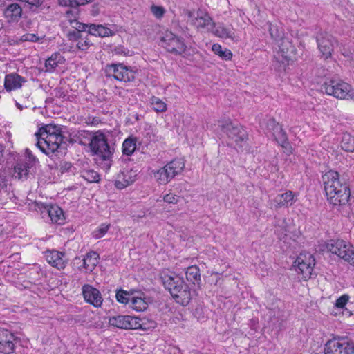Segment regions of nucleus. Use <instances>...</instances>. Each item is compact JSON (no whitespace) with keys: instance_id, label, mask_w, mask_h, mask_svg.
Instances as JSON below:
<instances>
[{"instance_id":"obj_1","label":"nucleus","mask_w":354,"mask_h":354,"mask_svg":"<svg viewBox=\"0 0 354 354\" xmlns=\"http://www.w3.org/2000/svg\"><path fill=\"white\" fill-rule=\"evenodd\" d=\"M324 190L330 203L334 205L346 204L350 198L348 186L339 180L337 171L330 170L323 176Z\"/></svg>"},{"instance_id":"obj_2","label":"nucleus","mask_w":354,"mask_h":354,"mask_svg":"<svg viewBox=\"0 0 354 354\" xmlns=\"http://www.w3.org/2000/svg\"><path fill=\"white\" fill-rule=\"evenodd\" d=\"M35 136L37 146L46 155L55 153L63 141L60 127L57 125H46L40 128Z\"/></svg>"},{"instance_id":"obj_3","label":"nucleus","mask_w":354,"mask_h":354,"mask_svg":"<svg viewBox=\"0 0 354 354\" xmlns=\"http://www.w3.org/2000/svg\"><path fill=\"white\" fill-rule=\"evenodd\" d=\"M165 287L168 289L176 302L183 306L189 304L192 293L189 286L185 283L183 278L175 273L165 275L162 277Z\"/></svg>"},{"instance_id":"obj_4","label":"nucleus","mask_w":354,"mask_h":354,"mask_svg":"<svg viewBox=\"0 0 354 354\" xmlns=\"http://www.w3.org/2000/svg\"><path fill=\"white\" fill-rule=\"evenodd\" d=\"M185 168V161L183 158H175L165 166L151 171V175L159 185H166L176 176L180 175Z\"/></svg>"},{"instance_id":"obj_5","label":"nucleus","mask_w":354,"mask_h":354,"mask_svg":"<svg viewBox=\"0 0 354 354\" xmlns=\"http://www.w3.org/2000/svg\"><path fill=\"white\" fill-rule=\"evenodd\" d=\"M322 91L328 95L338 100H354V88L343 80L333 77L326 80L322 86Z\"/></svg>"},{"instance_id":"obj_6","label":"nucleus","mask_w":354,"mask_h":354,"mask_svg":"<svg viewBox=\"0 0 354 354\" xmlns=\"http://www.w3.org/2000/svg\"><path fill=\"white\" fill-rule=\"evenodd\" d=\"M315 260L313 256L310 253L302 252L297 257L294 261L293 267L301 279L307 281L311 277Z\"/></svg>"},{"instance_id":"obj_7","label":"nucleus","mask_w":354,"mask_h":354,"mask_svg":"<svg viewBox=\"0 0 354 354\" xmlns=\"http://www.w3.org/2000/svg\"><path fill=\"white\" fill-rule=\"evenodd\" d=\"M162 46L175 55L186 54L188 48L184 40L170 31H166L161 38Z\"/></svg>"},{"instance_id":"obj_8","label":"nucleus","mask_w":354,"mask_h":354,"mask_svg":"<svg viewBox=\"0 0 354 354\" xmlns=\"http://www.w3.org/2000/svg\"><path fill=\"white\" fill-rule=\"evenodd\" d=\"M89 145L91 151L95 155L104 161L110 160L112 152L104 134L97 133L92 137Z\"/></svg>"},{"instance_id":"obj_9","label":"nucleus","mask_w":354,"mask_h":354,"mask_svg":"<svg viewBox=\"0 0 354 354\" xmlns=\"http://www.w3.org/2000/svg\"><path fill=\"white\" fill-rule=\"evenodd\" d=\"M186 15L190 23L198 30L211 31L214 27V23L209 14L201 9L198 10H187Z\"/></svg>"},{"instance_id":"obj_10","label":"nucleus","mask_w":354,"mask_h":354,"mask_svg":"<svg viewBox=\"0 0 354 354\" xmlns=\"http://www.w3.org/2000/svg\"><path fill=\"white\" fill-rule=\"evenodd\" d=\"M105 73L106 76L113 77L118 81L124 82L133 81L136 77V72L122 64L107 65Z\"/></svg>"},{"instance_id":"obj_11","label":"nucleus","mask_w":354,"mask_h":354,"mask_svg":"<svg viewBox=\"0 0 354 354\" xmlns=\"http://www.w3.org/2000/svg\"><path fill=\"white\" fill-rule=\"evenodd\" d=\"M353 343L346 338H333L324 346V354H352Z\"/></svg>"},{"instance_id":"obj_12","label":"nucleus","mask_w":354,"mask_h":354,"mask_svg":"<svg viewBox=\"0 0 354 354\" xmlns=\"http://www.w3.org/2000/svg\"><path fill=\"white\" fill-rule=\"evenodd\" d=\"M326 248L332 254L344 259H349V255L353 252L354 248L343 240H331L326 243Z\"/></svg>"},{"instance_id":"obj_13","label":"nucleus","mask_w":354,"mask_h":354,"mask_svg":"<svg viewBox=\"0 0 354 354\" xmlns=\"http://www.w3.org/2000/svg\"><path fill=\"white\" fill-rule=\"evenodd\" d=\"M317 44L324 59L331 57L336 41L330 34L326 32H319L317 36Z\"/></svg>"},{"instance_id":"obj_14","label":"nucleus","mask_w":354,"mask_h":354,"mask_svg":"<svg viewBox=\"0 0 354 354\" xmlns=\"http://www.w3.org/2000/svg\"><path fill=\"white\" fill-rule=\"evenodd\" d=\"M222 129L239 146H243L248 138L245 130L241 126L234 125L232 122H226L222 126Z\"/></svg>"},{"instance_id":"obj_15","label":"nucleus","mask_w":354,"mask_h":354,"mask_svg":"<svg viewBox=\"0 0 354 354\" xmlns=\"http://www.w3.org/2000/svg\"><path fill=\"white\" fill-rule=\"evenodd\" d=\"M109 324L122 329H138L142 326L140 320L129 315H118L109 319Z\"/></svg>"},{"instance_id":"obj_16","label":"nucleus","mask_w":354,"mask_h":354,"mask_svg":"<svg viewBox=\"0 0 354 354\" xmlns=\"http://www.w3.org/2000/svg\"><path fill=\"white\" fill-rule=\"evenodd\" d=\"M295 48L292 43L287 39H281V43L279 44V50L275 55L278 62L284 64L288 62L295 55Z\"/></svg>"},{"instance_id":"obj_17","label":"nucleus","mask_w":354,"mask_h":354,"mask_svg":"<svg viewBox=\"0 0 354 354\" xmlns=\"http://www.w3.org/2000/svg\"><path fill=\"white\" fill-rule=\"evenodd\" d=\"M75 264H80L79 270L84 269L86 272H92L99 263V254L96 252H88L83 259H75Z\"/></svg>"},{"instance_id":"obj_18","label":"nucleus","mask_w":354,"mask_h":354,"mask_svg":"<svg viewBox=\"0 0 354 354\" xmlns=\"http://www.w3.org/2000/svg\"><path fill=\"white\" fill-rule=\"evenodd\" d=\"M82 295L84 300L95 307H100L102 304L103 299L100 292L91 285L83 286Z\"/></svg>"},{"instance_id":"obj_19","label":"nucleus","mask_w":354,"mask_h":354,"mask_svg":"<svg viewBox=\"0 0 354 354\" xmlns=\"http://www.w3.org/2000/svg\"><path fill=\"white\" fill-rule=\"evenodd\" d=\"M41 214L43 218L47 216L53 223L62 225L65 222L66 218L63 210L57 205L44 206Z\"/></svg>"},{"instance_id":"obj_20","label":"nucleus","mask_w":354,"mask_h":354,"mask_svg":"<svg viewBox=\"0 0 354 354\" xmlns=\"http://www.w3.org/2000/svg\"><path fill=\"white\" fill-rule=\"evenodd\" d=\"M22 13V8L17 3L9 4L3 12L4 18L9 24L17 23L21 19Z\"/></svg>"},{"instance_id":"obj_21","label":"nucleus","mask_w":354,"mask_h":354,"mask_svg":"<svg viewBox=\"0 0 354 354\" xmlns=\"http://www.w3.org/2000/svg\"><path fill=\"white\" fill-rule=\"evenodd\" d=\"M270 123L274 126L272 134L277 142L286 149L287 153H292V149L289 142H288L286 132L283 130L280 125L275 123L274 120H270Z\"/></svg>"},{"instance_id":"obj_22","label":"nucleus","mask_w":354,"mask_h":354,"mask_svg":"<svg viewBox=\"0 0 354 354\" xmlns=\"http://www.w3.org/2000/svg\"><path fill=\"white\" fill-rule=\"evenodd\" d=\"M136 171L127 170L122 171L117 176L115 186L119 189H122L133 183L136 180Z\"/></svg>"},{"instance_id":"obj_23","label":"nucleus","mask_w":354,"mask_h":354,"mask_svg":"<svg viewBox=\"0 0 354 354\" xmlns=\"http://www.w3.org/2000/svg\"><path fill=\"white\" fill-rule=\"evenodd\" d=\"M26 80L16 73H11L5 76L4 88L6 91L10 92L19 89Z\"/></svg>"},{"instance_id":"obj_24","label":"nucleus","mask_w":354,"mask_h":354,"mask_svg":"<svg viewBox=\"0 0 354 354\" xmlns=\"http://www.w3.org/2000/svg\"><path fill=\"white\" fill-rule=\"evenodd\" d=\"M46 259L49 264L58 270L64 269L67 263L65 254L58 251H49L46 252Z\"/></svg>"},{"instance_id":"obj_25","label":"nucleus","mask_w":354,"mask_h":354,"mask_svg":"<svg viewBox=\"0 0 354 354\" xmlns=\"http://www.w3.org/2000/svg\"><path fill=\"white\" fill-rule=\"evenodd\" d=\"M212 32L217 37L222 39H229L234 42H238L240 37L236 33L233 28H227L223 24H218L212 30Z\"/></svg>"},{"instance_id":"obj_26","label":"nucleus","mask_w":354,"mask_h":354,"mask_svg":"<svg viewBox=\"0 0 354 354\" xmlns=\"http://www.w3.org/2000/svg\"><path fill=\"white\" fill-rule=\"evenodd\" d=\"M296 201L295 195L291 191L278 194L272 201V205L275 208L291 206Z\"/></svg>"},{"instance_id":"obj_27","label":"nucleus","mask_w":354,"mask_h":354,"mask_svg":"<svg viewBox=\"0 0 354 354\" xmlns=\"http://www.w3.org/2000/svg\"><path fill=\"white\" fill-rule=\"evenodd\" d=\"M145 296L142 292H134L131 297L129 306L136 311L141 312L147 309L148 304Z\"/></svg>"},{"instance_id":"obj_28","label":"nucleus","mask_w":354,"mask_h":354,"mask_svg":"<svg viewBox=\"0 0 354 354\" xmlns=\"http://www.w3.org/2000/svg\"><path fill=\"white\" fill-rule=\"evenodd\" d=\"M65 59L59 53H54L48 59L46 60L45 68L46 71L53 72L59 65L64 63Z\"/></svg>"},{"instance_id":"obj_29","label":"nucleus","mask_w":354,"mask_h":354,"mask_svg":"<svg viewBox=\"0 0 354 354\" xmlns=\"http://www.w3.org/2000/svg\"><path fill=\"white\" fill-rule=\"evenodd\" d=\"M32 167L20 160L14 167L13 176L19 180L26 178L29 174V169Z\"/></svg>"},{"instance_id":"obj_30","label":"nucleus","mask_w":354,"mask_h":354,"mask_svg":"<svg viewBox=\"0 0 354 354\" xmlns=\"http://www.w3.org/2000/svg\"><path fill=\"white\" fill-rule=\"evenodd\" d=\"M88 32L94 36L109 37L113 35L111 29L102 25L90 24L88 26Z\"/></svg>"},{"instance_id":"obj_31","label":"nucleus","mask_w":354,"mask_h":354,"mask_svg":"<svg viewBox=\"0 0 354 354\" xmlns=\"http://www.w3.org/2000/svg\"><path fill=\"white\" fill-rule=\"evenodd\" d=\"M186 277L187 281L193 284L198 283L201 281L200 271L198 267L192 266L186 270Z\"/></svg>"},{"instance_id":"obj_32","label":"nucleus","mask_w":354,"mask_h":354,"mask_svg":"<svg viewBox=\"0 0 354 354\" xmlns=\"http://www.w3.org/2000/svg\"><path fill=\"white\" fill-rule=\"evenodd\" d=\"M212 50L216 55L225 60H229L232 57V53L229 49L223 48L218 44H214L212 46Z\"/></svg>"},{"instance_id":"obj_33","label":"nucleus","mask_w":354,"mask_h":354,"mask_svg":"<svg viewBox=\"0 0 354 354\" xmlns=\"http://www.w3.org/2000/svg\"><path fill=\"white\" fill-rule=\"evenodd\" d=\"M72 11H67L66 12V17L68 19L70 26L75 29V30L78 32H82L86 30V28H88V26L86 24H82L77 21L75 19H72Z\"/></svg>"},{"instance_id":"obj_34","label":"nucleus","mask_w":354,"mask_h":354,"mask_svg":"<svg viewBox=\"0 0 354 354\" xmlns=\"http://www.w3.org/2000/svg\"><path fill=\"white\" fill-rule=\"evenodd\" d=\"M341 147L348 152L354 151V137L348 133H344L341 142Z\"/></svg>"},{"instance_id":"obj_35","label":"nucleus","mask_w":354,"mask_h":354,"mask_svg":"<svg viewBox=\"0 0 354 354\" xmlns=\"http://www.w3.org/2000/svg\"><path fill=\"white\" fill-rule=\"evenodd\" d=\"M14 336L11 333V338L6 335L5 338V342L0 343V352L6 354H9L13 352L15 348V344L13 343Z\"/></svg>"},{"instance_id":"obj_36","label":"nucleus","mask_w":354,"mask_h":354,"mask_svg":"<svg viewBox=\"0 0 354 354\" xmlns=\"http://www.w3.org/2000/svg\"><path fill=\"white\" fill-rule=\"evenodd\" d=\"M136 149V140L133 138H128L124 140L122 144V153L127 156H131Z\"/></svg>"},{"instance_id":"obj_37","label":"nucleus","mask_w":354,"mask_h":354,"mask_svg":"<svg viewBox=\"0 0 354 354\" xmlns=\"http://www.w3.org/2000/svg\"><path fill=\"white\" fill-rule=\"evenodd\" d=\"M81 176L88 183H97L100 179L98 174L93 169H82Z\"/></svg>"},{"instance_id":"obj_38","label":"nucleus","mask_w":354,"mask_h":354,"mask_svg":"<svg viewBox=\"0 0 354 354\" xmlns=\"http://www.w3.org/2000/svg\"><path fill=\"white\" fill-rule=\"evenodd\" d=\"M150 102L153 110L156 112H165L167 110L166 103L157 97H151Z\"/></svg>"},{"instance_id":"obj_39","label":"nucleus","mask_w":354,"mask_h":354,"mask_svg":"<svg viewBox=\"0 0 354 354\" xmlns=\"http://www.w3.org/2000/svg\"><path fill=\"white\" fill-rule=\"evenodd\" d=\"M134 292H129L127 291L120 290L116 292L115 297L118 302L121 304H130L131 297L133 296Z\"/></svg>"},{"instance_id":"obj_40","label":"nucleus","mask_w":354,"mask_h":354,"mask_svg":"<svg viewBox=\"0 0 354 354\" xmlns=\"http://www.w3.org/2000/svg\"><path fill=\"white\" fill-rule=\"evenodd\" d=\"M109 227L110 225L109 224L103 223L100 225L97 230L93 232V236L96 239L103 237L107 232L108 230L109 229Z\"/></svg>"},{"instance_id":"obj_41","label":"nucleus","mask_w":354,"mask_h":354,"mask_svg":"<svg viewBox=\"0 0 354 354\" xmlns=\"http://www.w3.org/2000/svg\"><path fill=\"white\" fill-rule=\"evenodd\" d=\"M150 10L152 15L158 19H162L166 12L164 7L154 4L151 5Z\"/></svg>"},{"instance_id":"obj_42","label":"nucleus","mask_w":354,"mask_h":354,"mask_svg":"<svg viewBox=\"0 0 354 354\" xmlns=\"http://www.w3.org/2000/svg\"><path fill=\"white\" fill-rule=\"evenodd\" d=\"M269 32L273 39L277 41L282 39L283 32L277 26L269 24Z\"/></svg>"},{"instance_id":"obj_43","label":"nucleus","mask_w":354,"mask_h":354,"mask_svg":"<svg viewBox=\"0 0 354 354\" xmlns=\"http://www.w3.org/2000/svg\"><path fill=\"white\" fill-rule=\"evenodd\" d=\"M44 39V36L39 37L36 34L33 33H26L20 37V40L22 41H30V42H37L40 41Z\"/></svg>"},{"instance_id":"obj_44","label":"nucleus","mask_w":354,"mask_h":354,"mask_svg":"<svg viewBox=\"0 0 354 354\" xmlns=\"http://www.w3.org/2000/svg\"><path fill=\"white\" fill-rule=\"evenodd\" d=\"M21 160L32 167H33L37 162L36 158L32 154L31 151L28 149L25 150V158Z\"/></svg>"},{"instance_id":"obj_45","label":"nucleus","mask_w":354,"mask_h":354,"mask_svg":"<svg viewBox=\"0 0 354 354\" xmlns=\"http://www.w3.org/2000/svg\"><path fill=\"white\" fill-rule=\"evenodd\" d=\"M21 160L32 167H33L37 162L36 158L32 154L31 151L28 149L25 150V158Z\"/></svg>"},{"instance_id":"obj_46","label":"nucleus","mask_w":354,"mask_h":354,"mask_svg":"<svg viewBox=\"0 0 354 354\" xmlns=\"http://www.w3.org/2000/svg\"><path fill=\"white\" fill-rule=\"evenodd\" d=\"M163 201L167 203L176 204L179 201V196L174 194L169 193L163 196Z\"/></svg>"},{"instance_id":"obj_47","label":"nucleus","mask_w":354,"mask_h":354,"mask_svg":"<svg viewBox=\"0 0 354 354\" xmlns=\"http://www.w3.org/2000/svg\"><path fill=\"white\" fill-rule=\"evenodd\" d=\"M91 42L88 39H82L80 38L76 44V46L78 49L82 50H85L89 48L91 46Z\"/></svg>"},{"instance_id":"obj_48","label":"nucleus","mask_w":354,"mask_h":354,"mask_svg":"<svg viewBox=\"0 0 354 354\" xmlns=\"http://www.w3.org/2000/svg\"><path fill=\"white\" fill-rule=\"evenodd\" d=\"M349 297L346 295H344L339 297L335 302V306L339 308H342L348 301Z\"/></svg>"},{"instance_id":"obj_49","label":"nucleus","mask_w":354,"mask_h":354,"mask_svg":"<svg viewBox=\"0 0 354 354\" xmlns=\"http://www.w3.org/2000/svg\"><path fill=\"white\" fill-rule=\"evenodd\" d=\"M67 36L71 41H78L80 39V32L76 30L69 31Z\"/></svg>"},{"instance_id":"obj_50","label":"nucleus","mask_w":354,"mask_h":354,"mask_svg":"<svg viewBox=\"0 0 354 354\" xmlns=\"http://www.w3.org/2000/svg\"><path fill=\"white\" fill-rule=\"evenodd\" d=\"M8 42L10 45H18L22 43L23 41L20 40V37H13L8 39Z\"/></svg>"},{"instance_id":"obj_51","label":"nucleus","mask_w":354,"mask_h":354,"mask_svg":"<svg viewBox=\"0 0 354 354\" xmlns=\"http://www.w3.org/2000/svg\"><path fill=\"white\" fill-rule=\"evenodd\" d=\"M15 104H16V106L20 110H23L24 109H26V108H28L31 106L30 104V102L28 100V98H27V101L24 102V104H20L19 102H15Z\"/></svg>"},{"instance_id":"obj_52","label":"nucleus","mask_w":354,"mask_h":354,"mask_svg":"<svg viewBox=\"0 0 354 354\" xmlns=\"http://www.w3.org/2000/svg\"><path fill=\"white\" fill-rule=\"evenodd\" d=\"M115 53L118 55H127L129 53V50H127V49H125L124 47L119 46L115 49Z\"/></svg>"},{"instance_id":"obj_53","label":"nucleus","mask_w":354,"mask_h":354,"mask_svg":"<svg viewBox=\"0 0 354 354\" xmlns=\"http://www.w3.org/2000/svg\"><path fill=\"white\" fill-rule=\"evenodd\" d=\"M346 261H348L351 265L354 266V249L351 255H349V259H346Z\"/></svg>"},{"instance_id":"obj_54","label":"nucleus","mask_w":354,"mask_h":354,"mask_svg":"<svg viewBox=\"0 0 354 354\" xmlns=\"http://www.w3.org/2000/svg\"><path fill=\"white\" fill-rule=\"evenodd\" d=\"M3 22L0 20V30L3 28Z\"/></svg>"},{"instance_id":"obj_55","label":"nucleus","mask_w":354,"mask_h":354,"mask_svg":"<svg viewBox=\"0 0 354 354\" xmlns=\"http://www.w3.org/2000/svg\"><path fill=\"white\" fill-rule=\"evenodd\" d=\"M5 338H6L5 337H1V339L0 340V342H5Z\"/></svg>"},{"instance_id":"obj_56","label":"nucleus","mask_w":354,"mask_h":354,"mask_svg":"<svg viewBox=\"0 0 354 354\" xmlns=\"http://www.w3.org/2000/svg\"><path fill=\"white\" fill-rule=\"evenodd\" d=\"M352 354H354V345L353 344Z\"/></svg>"},{"instance_id":"obj_57","label":"nucleus","mask_w":354,"mask_h":354,"mask_svg":"<svg viewBox=\"0 0 354 354\" xmlns=\"http://www.w3.org/2000/svg\"><path fill=\"white\" fill-rule=\"evenodd\" d=\"M106 166H107L108 167H110V163H109V162H107V163H106Z\"/></svg>"},{"instance_id":"obj_58","label":"nucleus","mask_w":354,"mask_h":354,"mask_svg":"<svg viewBox=\"0 0 354 354\" xmlns=\"http://www.w3.org/2000/svg\"><path fill=\"white\" fill-rule=\"evenodd\" d=\"M1 151H2V147H1V146L0 145V152H1Z\"/></svg>"}]
</instances>
